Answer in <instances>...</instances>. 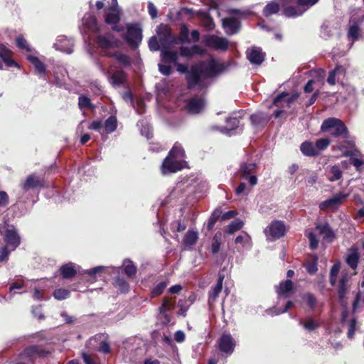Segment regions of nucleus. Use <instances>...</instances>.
<instances>
[{
  "instance_id": "f704fd0d",
  "label": "nucleus",
  "mask_w": 364,
  "mask_h": 364,
  "mask_svg": "<svg viewBox=\"0 0 364 364\" xmlns=\"http://www.w3.org/2000/svg\"><path fill=\"white\" fill-rule=\"evenodd\" d=\"M198 232L196 231H194V230H188L183 239V242L184 244V245L186 246V247L188 248V249H191L196 243L197 240H198Z\"/></svg>"
},
{
  "instance_id": "1a4fd4ad",
  "label": "nucleus",
  "mask_w": 364,
  "mask_h": 364,
  "mask_svg": "<svg viewBox=\"0 0 364 364\" xmlns=\"http://www.w3.org/2000/svg\"><path fill=\"white\" fill-rule=\"evenodd\" d=\"M185 161L175 160L171 156H166L161 166V172L163 175H168L176 173L185 167Z\"/></svg>"
},
{
  "instance_id": "a19ab883",
  "label": "nucleus",
  "mask_w": 364,
  "mask_h": 364,
  "mask_svg": "<svg viewBox=\"0 0 364 364\" xmlns=\"http://www.w3.org/2000/svg\"><path fill=\"white\" fill-rule=\"evenodd\" d=\"M28 60L34 65L35 69L38 74L46 75V66L38 57L35 55H28Z\"/></svg>"
},
{
  "instance_id": "2f4dec72",
  "label": "nucleus",
  "mask_w": 364,
  "mask_h": 364,
  "mask_svg": "<svg viewBox=\"0 0 364 364\" xmlns=\"http://www.w3.org/2000/svg\"><path fill=\"white\" fill-rule=\"evenodd\" d=\"M80 268L76 264L73 262H69L63 265L60 267V272L62 276L65 279H70L75 276L78 269Z\"/></svg>"
},
{
  "instance_id": "e2e57ef3",
  "label": "nucleus",
  "mask_w": 364,
  "mask_h": 364,
  "mask_svg": "<svg viewBox=\"0 0 364 364\" xmlns=\"http://www.w3.org/2000/svg\"><path fill=\"white\" fill-rule=\"evenodd\" d=\"M330 143L331 141L328 139L322 138L316 140L314 146L319 153L320 151L326 149L329 146Z\"/></svg>"
},
{
  "instance_id": "473e14b6",
  "label": "nucleus",
  "mask_w": 364,
  "mask_h": 364,
  "mask_svg": "<svg viewBox=\"0 0 364 364\" xmlns=\"http://www.w3.org/2000/svg\"><path fill=\"white\" fill-rule=\"evenodd\" d=\"M301 152L306 156L315 157L318 156V150L310 141H305L300 146Z\"/></svg>"
},
{
  "instance_id": "0e129e2a",
  "label": "nucleus",
  "mask_w": 364,
  "mask_h": 364,
  "mask_svg": "<svg viewBox=\"0 0 364 364\" xmlns=\"http://www.w3.org/2000/svg\"><path fill=\"white\" fill-rule=\"evenodd\" d=\"M16 46L18 48L21 49V50H26L27 51H30L31 50L30 47L27 44L26 40L21 35L18 36L16 38Z\"/></svg>"
},
{
  "instance_id": "79ce46f5",
  "label": "nucleus",
  "mask_w": 364,
  "mask_h": 364,
  "mask_svg": "<svg viewBox=\"0 0 364 364\" xmlns=\"http://www.w3.org/2000/svg\"><path fill=\"white\" fill-rule=\"evenodd\" d=\"M162 59L165 63H173L176 64L178 61V55L176 51L170 50L169 49L161 50Z\"/></svg>"
},
{
  "instance_id": "a878e982",
  "label": "nucleus",
  "mask_w": 364,
  "mask_h": 364,
  "mask_svg": "<svg viewBox=\"0 0 364 364\" xmlns=\"http://www.w3.org/2000/svg\"><path fill=\"white\" fill-rule=\"evenodd\" d=\"M316 229L322 235L323 240L332 242L335 238V233L328 223H319L316 225Z\"/></svg>"
},
{
  "instance_id": "680f3d73",
  "label": "nucleus",
  "mask_w": 364,
  "mask_h": 364,
  "mask_svg": "<svg viewBox=\"0 0 364 364\" xmlns=\"http://www.w3.org/2000/svg\"><path fill=\"white\" fill-rule=\"evenodd\" d=\"M70 291L65 289H58L53 292V296L57 300H63L69 297Z\"/></svg>"
},
{
  "instance_id": "bb28decb",
  "label": "nucleus",
  "mask_w": 364,
  "mask_h": 364,
  "mask_svg": "<svg viewBox=\"0 0 364 364\" xmlns=\"http://www.w3.org/2000/svg\"><path fill=\"white\" fill-rule=\"evenodd\" d=\"M360 259V254L357 247H350L346 257V262L353 270L358 267Z\"/></svg>"
},
{
  "instance_id": "423d86ee",
  "label": "nucleus",
  "mask_w": 364,
  "mask_h": 364,
  "mask_svg": "<svg viewBox=\"0 0 364 364\" xmlns=\"http://www.w3.org/2000/svg\"><path fill=\"white\" fill-rule=\"evenodd\" d=\"M258 166L252 161H246L240 164L237 172L238 178L247 182H257Z\"/></svg>"
},
{
  "instance_id": "0eeeda50",
  "label": "nucleus",
  "mask_w": 364,
  "mask_h": 364,
  "mask_svg": "<svg viewBox=\"0 0 364 364\" xmlns=\"http://www.w3.org/2000/svg\"><path fill=\"white\" fill-rule=\"evenodd\" d=\"M95 42L98 47L102 50L103 55L108 51H111L110 48H118L121 46V41L115 38L110 33L106 35H98L95 38Z\"/></svg>"
},
{
  "instance_id": "4d7b16f0",
  "label": "nucleus",
  "mask_w": 364,
  "mask_h": 364,
  "mask_svg": "<svg viewBox=\"0 0 364 364\" xmlns=\"http://www.w3.org/2000/svg\"><path fill=\"white\" fill-rule=\"evenodd\" d=\"M106 269L105 266H97L89 269H85L82 272H79L80 274H87L90 277H94L96 274H100L103 270Z\"/></svg>"
},
{
  "instance_id": "393cba45",
  "label": "nucleus",
  "mask_w": 364,
  "mask_h": 364,
  "mask_svg": "<svg viewBox=\"0 0 364 364\" xmlns=\"http://www.w3.org/2000/svg\"><path fill=\"white\" fill-rule=\"evenodd\" d=\"M223 27L226 33L229 35L236 34L240 29V21L235 17H229L223 19Z\"/></svg>"
},
{
  "instance_id": "7ed1b4c3",
  "label": "nucleus",
  "mask_w": 364,
  "mask_h": 364,
  "mask_svg": "<svg viewBox=\"0 0 364 364\" xmlns=\"http://www.w3.org/2000/svg\"><path fill=\"white\" fill-rule=\"evenodd\" d=\"M323 132H329L334 137L349 138V132L344 122L336 117H329L323 120L321 126Z\"/></svg>"
},
{
  "instance_id": "4468645a",
  "label": "nucleus",
  "mask_w": 364,
  "mask_h": 364,
  "mask_svg": "<svg viewBox=\"0 0 364 364\" xmlns=\"http://www.w3.org/2000/svg\"><path fill=\"white\" fill-rule=\"evenodd\" d=\"M3 236L6 246L11 250H14L20 245L21 238L14 227H8Z\"/></svg>"
},
{
  "instance_id": "6e6552de",
  "label": "nucleus",
  "mask_w": 364,
  "mask_h": 364,
  "mask_svg": "<svg viewBox=\"0 0 364 364\" xmlns=\"http://www.w3.org/2000/svg\"><path fill=\"white\" fill-rule=\"evenodd\" d=\"M124 40L132 49H136L142 40V31L137 24L127 25Z\"/></svg>"
},
{
  "instance_id": "2eb2a0df",
  "label": "nucleus",
  "mask_w": 364,
  "mask_h": 364,
  "mask_svg": "<svg viewBox=\"0 0 364 364\" xmlns=\"http://www.w3.org/2000/svg\"><path fill=\"white\" fill-rule=\"evenodd\" d=\"M219 350L230 355L235 350L236 343L230 333H223L218 341Z\"/></svg>"
},
{
  "instance_id": "c03bdc74",
  "label": "nucleus",
  "mask_w": 364,
  "mask_h": 364,
  "mask_svg": "<svg viewBox=\"0 0 364 364\" xmlns=\"http://www.w3.org/2000/svg\"><path fill=\"white\" fill-rule=\"evenodd\" d=\"M222 214V210L220 207H218L215 208L213 212L212 213L210 217L209 218L207 223L206 227L208 230H211L218 220L220 218Z\"/></svg>"
},
{
  "instance_id": "aec40b11",
  "label": "nucleus",
  "mask_w": 364,
  "mask_h": 364,
  "mask_svg": "<svg viewBox=\"0 0 364 364\" xmlns=\"http://www.w3.org/2000/svg\"><path fill=\"white\" fill-rule=\"evenodd\" d=\"M174 308V299L169 297H165L163 299L161 306L159 307V314L164 316L165 323H168L171 322V319L169 313L172 312Z\"/></svg>"
},
{
  "instance_id": "49530a36",
  "label": "nucleus",
  "mask_w": 364,
  "mask_h": 364,
  "mask_svg": "<svg viewBox=\"0 0 364 364\" xmlns=\"http://www.w3.org/2000/svg\"><path fill=\"white\" fill-rule=\"evenodd\" d=\"M85 26L90 31L94 33L100 30L97 18L95 16H90L85 19Z\"/></svg>"
},
{
  "instance_id": "774afa93",
  "label": "nucleus",
  "mask_w": 364,
  "mask_h": 364,
  "mask_svg": "<svg viewBox=\"0 0 364 364\" xmlns=\"http://www.w3.org/2000/svg\"><path fill=\"white\" fill-rule=\"evenodd\" d=\"M317 260H318V258L316 257L311 262L307 264L305 266L306 271L310 274H314L317 272V270H318Z\"/></svg>"
},
{
  "instance_id": "39448f33",
  "label": "nucleus",
  "mask_w": 364,
  "mask_h": 364,
  "mask_svg": "<svg viewBox=\"0 0 364 364\" xmlns=\"http://www.w3.org/2000/svg\"><path fill=\"white\" fill-rule=\"evenodd\" d=\"M156 33L162 48L170 49L172 46L176 45V36L173 34L170 26L161 23L157 26Z\"/></svg>"
},
{
  "instance_id": "b1692460",
  "label": "nucleus",
  "mask_w": 364,
  "mask_h": 364,
  "mask_svg": "<svg viewBox=\"0 0 364 364\" xmlns=\"http://www.w3.org/2000/svg\"><path fill=\"white\" fill-rule=\"evenodd\" d=\"M127 73L122 69H117L112 73H109V82L114 87L124 85L127 82Z\"/></svg>"
},
{
  "instance_id": "c756f323",
  "label": "nucleus",
  "mask_w": 364,
  "mask_h": 364,
  "mask_svg": "<svg viewBox=\"0 0 364 364\" xmlns=\"http://www.w3.org/2000/svg\"><path fill=\"white\" fill-rule=\"evenodd\" d=\"M205 50L199 45H194L189 47L181 46L180 48V53L183 57L192 58L195 55H203Z\"/></svg>"
},
{
  "instance_id": "9d476101",
  "label": "nucleus",
  "mask_w": 364,
  "mask_h": 364,
  "mask_svg": "<svg viewBox=\"0 0 364 364\" xmlns=\"http://www.w3.org/2000/svg\"><path fill=\"white\" fill-rule=\"evenodd\" d=\"M264 234L269 240H275L284 236L286 228L282 221L274 220L264 230Z\"/></svg>"
},
{
  "instance_id": "7c9ffc66",
  "label": "nucleus",
  "mask_w": 364,
  "mask_h": 364,
  "mask_svg": "<svg viewBox=\"0 0 364 364\" xmlns=\"http://www.w3.org/2000/svg\"><path fill=\"white\" fill-rule=\"evenodd\" d=\"M167 155L175 160L185 161L186 158V152L179 142L174 144Z\"/></svg>"
},
{
  "instance_id": "09e8293b",
  "label": "nucleus",
  "mask_w": 364,
  "mask_h": 364,
  "mask_svg": "<svg viewBox=\"0 0 364 364\" xmlns=\"http://www.w3.org/2000/svg\"><path fill=\"white\" fill-rule=\"evenodd\" d=\"M299 323L308 331H313L320 326L319 323L312 318H309L305 322L300 319Z\"/></svg>"
},
{
  "instance_id": "4be33fe9",
  "label": "nucleus",
  "mask_w": 364,
  "mask_h": 364,
  "mask_svg": "<svg viewBox=\"0 0 364 364\" xmlns=\"http://www.w3.org/2000/svg\"><path fill=\"white\" fill-rule=\"evenodd\" d=\"M104 56L114 58L124 68H129L132 65V58L130 56L119 50L108 51L104 54Z\"/></svg>"
},
{
  "instance_id": "58836bf2",
  "label": "nucleus",
  "mask_w": 364,
  "mask_h": 364,
  "mask_svg": "<svg viewBox=\"0 0 364 364\" xmlns=\"http://www.w3.org/2000/svg\"><path fill=\"white\" fill-rule=\"evenodd\" d=\"M198 16L200 17L201 25L209 31H211L215 27V23L213 18L210 14L207 12H199Z\"/></svg>"
},
{
  "instance_id": "20e7f679",
  "label": "nucleus",
  "mask_w": 364,
  "mask_h": 364,
  "mask_svg": "<svg viewBox=\"0 0 364 364\" xmlns=\"http://www.w3.org/2000/svg\"><path fill=\"white\" fill-rule=\"evenodd\" d=\"M115 6L112 5L105 10V23L111 26V29L116 32H122L124 28L119 25L121 21L122 12L118 6L117 0H115Z\"/></svg>"
},
{
  "instance_id": "6ab92c4d",
  "label": "nucleus",
  "mask_w": 364,
  "mask_h": 364,
  "mask_svg": "<svg viewBox=\"0 0 364 364\" xmlns=\"http://www.w3.org/2000/svg\"><path fill=\"white\" fill-rule=\"evenodd\" d=\"M205 100L202 97L195 96L187 100L186 108L190 114H198L204 108Z\"/></svg>"
},
{
  "instance_id": "a211bd4d",
  "label": "nucleus",
  "mask_w": 364,
  "mask_h": 364,
  "mask_svg": "<svg viewBox=\"0 0 364 364\" xmlns=\"http://www.w3.org/2000/svg\"><path fill=\"white\" fill-rule=\"evenodd\" d=\"M206 45L215 50L225 51L228 49L229 42L223 37L215 35L209 36L206 40Z\"/></svg>"
},
{
  "instance_id": "a18cd8bd",
  "label": "nucleus",
  "mask_w": 364,
  "mask_h": 364,
  "mask_svg": "<svg viewBox=\"0 0 364 364\" xmlns=\"http://www.w3.org/2000/svg\"><path fill=\"white\" fill-rule=\"evenodd\" d=\"M124 264L125 265L124 269V273L127 277L134 278L136 273V267L129 259H124Z\"/></svg>"
},
{
  "instance_id": "ea45409f",
  "label": "nucleus",
  "mask_w": 364,
  "mask_h": 364,
  "mask_svg": "<svg viewBox=\"0 0 364 364\" xmlns=\"http://www.w3.org/2000/svg\"><path fill=\"white\" fill-rule=\"evenodd\" d=\"M280 6L283 9L282 4L280 5L278 2L274 1H271L264 7L263 15L265 17H269L273 14H277L279 11Z\"/></svg>"
},
{
  "instance_id": "9b49d317",
  "label": "nucleus",
  "mask_w": 364,
  "mask_h": 364,
  "mask_svg": "<svg viewBox=\"0 0 364 364\" xmlns=\"http://www.w3.org/2000/svg\"><path fill=\"white\" fill-rule=\"evenodd\" d=\"M50 184V187H48V189L44 193L46 197L53 198L55 203H63V201L70 200L71 193L68 186L63 188V193L61 194L60 193V190L54 186V183Z\"/></svg>"
},
{
  "instance_id": "ddd939ff",
  "label": "nucleus",
  "mask_w": 364,
  "mask_h": 364,
  "mask_svg": "<svg viewBox=\"0 0 364 364\" xmlns=\"http://www.w3.org/2000/svg\"><path fill=\"white\" fill-rule=\"evenodd\" d=\"M45 183H21V192L22 200L33 198L41 190H45Z\"/></svg>"
},
{
  "instance_id": "052dcab7",
  "label": "nucleus",
  "mask_w": 364,
  "mask_h": 364,
  "mask_svg": "<svg viewBox=\"0 0 364 364\" xmlns=\"http://www.w3.org/2000/svg\"><path fill=\"white\" fill-rule=\"evenodd\" d=\"M221 246V237L220 235H215L213 240H212V244L210 247L211 252L213 255L217 254Z\"/></svg>"
},
{
  "instance_id": "c85d7f7f",
  "label": "nucleus",
  "mask_w": 364,
  "mask_h": 364,
  "mask_svg": "<svg viewBox=\"0 0 364 364\" xmlns=\"http://www.w3.org/2000/svg\"><path fill=\"white\" fill-rule=\"evenodd\" d=\"M225 276L223 274H219L216 284L211 289L208 294V302H213L218 297L219 294L223 289V283Z\"/></svg>"
},
{
  "instance_id": "412c9836",
  "label": "nucleus",
  "mask_w": 364,
  "mask_h": 364,
  "mask_svg": "<svg viewBox=\"0 0 364 364\" xmlns=\"http://www.w3.org/2000/svg\"><path fill=\"white\" fill-rule=\"evenodd\" d=\"M14 53L4 44L0 43V58L8 68H19L18 63L12 58Z\"/></svg>"
},
{
  "instance_id": "72a5a7b5",
  "label": "nucleus",
  "mask_w": 364,
  "mask_h": 364,
  "mask_svg": "<svg viewBox=\"0 0 364 364\" xmlns=\"http://www.w3.org/2000/svg\"><path fill=\"white\" fill-rule=\"evenodd\" d=\"M117 119L114 115L109 116L104 123V132L107 134H109L115 132L117 129Z\"/></svg>"
},
{
  "instance_id": "f8f14e48",
  "label": "nucleus",
  "mask_w": 364,
  "mask_h": 364,
  "mask_svg": "<svg viewBox=\"0 0 364 364\" xmlns=\"http://www.w3.org/2000/svg\"><path fill=\"white\" fill-rule=\"evenodd\" d=\"M364 20L363 15H358L357 14H352L349 20V28L348 31V38L353 41L358 39L360 35V26Z\"/></svg>"
},
{
  "instance_id": "f03ea898",
  "label": "nucleus",
  "mask_w": 364,
  "mask_h": 364,
  "mask_svg": "<svg viewBox=\"0 0 364 364\" xmlns=\"http://www.w3.org/2000/svg\"><path fill=\"white\" fill-rule=\"evenodd\" d=\"M319 0H282L283 13L287 17H297L301 16L310 7L318 2Z\"/></svg>"
},
{
  "instance_id": "69168bd1",
  "label": "nucleus",
  "mask_w": 364,
  "mask_h": 364,
  "mask_svg": "<svg viewBox=\"0 0 364 364\" xmlns=\"http://www.w3.org/2000/svg\"><path fill=\"white\" fill-rule=\"evenodd\" d=\"M160 42L157 38L154 36L149 41V48L152 51H157L160 49Z\"/></svg>"
},
{
  "instance_id": "f257e3e1",
  "label": "nucleus",
  "mask_w": 364,
  "mask_h": 364,
  "mask_svg": "<svg viewBox=\"0 0 364 364\" xmlns=\"http://www.w3.org/2000/svg\"><path fill=\"white\" fill-rule=\"evenodd\" d=\"M228 64L218 63L214 58H211L207 63L199 61L192 65L189 68L185 64L178 63L177 70L186 75L187 89L189 90L197 88L202 90L208 87L205 79L216 77L225 72Z\"/></svg>"
},
{
  "instance_id": "5701e85b",
  "label": "nucleus",
  "mask_w": 364,
  "mask_h": 364,
  "mask_svg": "<svg viewBox=\"0 0 364 364\" xmlns=\"http://www.w3.org/2000/svg\"><path fill=\"white\" fill-rule=\"evenodd\" d=\"M50 353L49 350H47L39 346H31L26 348L23 353L22 356L24 358H28L32 359L35 357L38 358H45Z\"/></svg>"
},
{
  "instance_id": "c9c22d12",
  "label": "nucleus",
  "mask_w": 364,
  "mask_h": 364,
  "mask_svg": "<svg viewBox=\"0 0 364 364\" xmlns=\"http://www.w3.org/2000/svg\"><path fill=\"white\" fill-rule=\"evenodd\" d=\"M250 121L255 127H264L268 122L269 118L266 114L258 112L250 116Z\"/></svg>"
},
{
  "instance_id": "864d4df0",
  "label": "nucleus",
  "mask_w": 364,
  "mask_h": 364,
  "mask_svg": "<svg viewBox=\"0 0 364 364\" xmlns=\"http://www.w3.org/2000/svg\"><path fill=\"white\" fill-rule=\"evenodd\" d=\"M240 119H242L241 116H231L227 118V129L228 130L236 129L239 127Z\"/></svg>"
},
{
  "instance_id": "bf43d9fd",
  "label": "nucleus",
  "mask_w": 364,
  "mask_h": 364,
  "mask_svg": "<svg viewBox=\"0 0 364 364\" xmlns=\"http://www.w3.org/2000/svg\"><path fill=\"white\" fill-rule=\"evenodd\" d=\"M342 176V171L338 166H333L331 168L328 178L330 181L339 180Z\"/></svg>"
},
{
  "instance_id": "de8ad7c7",
  "label": "nucleus",
  "mask_w": 364,
  "mask_h": 364,
  "mask_svg": "<svg viewBox=\"0 0 364 364\" xmlns=\"http://www.w3.org/2000/svg\"><path fill=\"white\" fill-rule=\"evenodd\" d=\"M243 222L239 219H236L234 221L231 222L227 227L225 230V232L232 235L234 232L240 230L243 227Z\"/></svg>"
},
{
  "instance_id": "f3484780",
  "label": "nucleus",
  "mask_w": 364,
  "mask_h": 364,
  "mask_svg": "<svg viewBox=\"0 0 364 364\" xmlns=\"http://www.w3.org/2000/svg\"><path fill=\"white\" fill-rule=\"evenodd\" d=\"M348 196V193H337L333 197L321 202L319 204V208L322 210H326L327 209H336Z\"/></svg>"
},
{
  "instance_id": "338daca9",
  "label": "nucleus",
  "mask_w": 364,
  "mask_h": 364,
  "mask_svg": "<svg viewBox=\"0 0 364 364\" xmlns=\"http://www.w3.org/2000/svg\"><path fill=\"white\" fill-rule=\"evenodd\" d=\"M190 304H187L186 301L179 300L178 302V307L179 308V311H178V314L186 316V312L189 308Z\"/></svg>"
},
{
  "instance_id": "dca6fc26",
  "label": "nucleus",
  "mask_w": 364,
  "mask_h": 364,
  "mask_svg": "<svg viewBox=\"0 0 364 364\" xmlns=\"http://www.w3.org/2000/svg\"><path fill=\"white\" fill-rule=\"evenodd\" d=\"M350 287L349 277L347 274L342 275L338 287V299L341 306H346L347 305L346 296Z\"/></svg>"
},
{
  "instance_id": "4c0bfd02",
  "label": "nucleus",
  "mask_w": 364,
  "mask_h": 364,
  "mask_svg": "<svg viewBox=\"0 0 364 364\" xmlns=\"http://www.w3.org/2000/svg\"><path fill=\"white\" fill-rule=\"evenodd\" d=\"M176 45L189 43V30L186 24L183 23L180 28V33L178 37L176 36Z\"/></svg>"
},
{
  "instance_id": "8fccbe9b",
  "label": "nucleus",
  "mask_w": 364,
  "mask_h": 364,
  "mask_svg": "<svg viewBox=\"0 0 364 364\" xmlns=\"http://www.w3.org/2000/svg\"><path fill=\"white\" fill-rule=\"evenodd\" d=\"M235 242L236 244H242V246L246 249H250L252 247L251 237L245 232L242 235H238L235 238Z\"/></svg>"
},
{
  "instance_id": "13d9d810",
  "label": "nucleus",
  "mask_w": 364,
  "mask_h": 364,
  "mask_svg": "<svg viewBox=\"0 0 364 364\" xmlns=\"http://www.w3.org/2000/svg\"><path fill=\"white\" fill-rule=\"evenodd\" d=\"M302 299L306 302L307 305L314 310L316 308L317 300L314 295L311 293H307L303 295Z\"/></svg>"
},
{
  "instance_id": "603ef678",
  "label": "nucleus",
  "mask_w": 364,
  "mask_h": 364,
  "mask_svg": "<svg viewBox=\"0 0 364 364\" xmlns=\"http://www.w3.org/2000/svg\"><path fill=\"white\" fill-rule=\"evenodd\" d=\"M114 286L119 289L121 293H126L129 291V284L127 282L120 277H116L114 279Z\"/></svg>"
},
{
  "instance_id": "e433bc0d",
  "label": "nucleus",
  "mask_w": 364,
  "mask_h": 364,
  "mask_svg": "<svg viewBox=\"0 0 364 364\" xmlns=\"http://www.w3.org/2000/svg\"><path fill=\"white\" fill-rule=\"evenodd\" d=\"M292 289L293 283L291 280L287 279L286 281L281 282L279 283V285L277 289V293L278 294L279 297L282 296H287V294L292 291Z\"/></svg>"
},
{
  "instance_id": "37998d69",
  "label": "nucleus",
  "mask_w": 364,
  "mask_h": 364,
  "mask_svg": "<svg viewBox=\"0 0 364 364\" xmlns=\"http://www.w3.org/2000/svg\"><path fill=\"white\" fill-rule=\"evenodd\" d=\"M168 282L167 280H163L156 283L152 288L150 296L151 298H156L163 294L166 288L167 287Z\"/></svg>"
},
{
  "instance_id": "cd10ccee",
  "label": "nucleus",
  "mask_w": 364,
  "mask_h": 364,
  "mask_svg": "<svg viewBox=\"0 0 364 364\" xmlns=\"http://www.w3.org/2000/svg\"><path fill=\"white\" fill-rule=\"evenodd\" d=\"M247 58L252 64L261 65L264 60V53L259 48H252L247 52Z\"/></svg>"
},
{
  "instance_id": "3c124183",
  "label": "nucleus",
  "mask_w": 364,
  "mask_h": 364,
  "mask_svg": "<svg viewBox=\"0 0 364 364\" xmlns=\"http://www.w3.org/2000/svg\"><path fill=\"white\" fill-rule=\"evenodd\" d=\"M78 107L79 108L82 110L85 108H88L90 109H95V105H94L90 99L85 95L80 96L78 98Z\"/></svg>"
},
{
  "instance_id": "6e6d98bb",
  "label": "nucleus",
  "mask_w": 364,
  "mask_h": 364,
  "mask_svg": "<svg viewBox=\"0 0 364 364\" xmlns=\"http://www.w3.org/2000/svg\"><path fill=\"white\" fill-rule=\"evenodd\" d=\"M188 225V220L186 218H183V220H178L176 221H174L171 224V229L173 230H176L177 232H183L184 231Z\"/></svg>"
},
{
  "instance_id": "5fc2aeb1",
  "label": "nucleus",
  "mask_w": 364,
  "mask_h": 364,
  "mask_svg": "<svg viewBox=\"0 0 364 364\" xmlns=\"http://www.w3.org/2000/svg\"><path fill=\"white\" fill-rule=\"evenodd\" d=\"M289 96V93L287 92H282L277 95L273 100L272 105L278 107H284L286 105V98Z\"/></svg>"
}]
</instances>
